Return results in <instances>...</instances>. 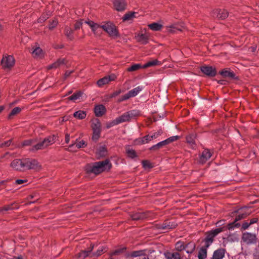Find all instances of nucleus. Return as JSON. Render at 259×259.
Listing matches in <instances>:
<instances>
[{
  "label": "nucleus",
  "instance_id": "obj_1",
  "mask_svg": "<svg viewBox=\"0 0 259 259\" xmlns=\"http://www.w3.org/2000/svg\"><path fill=\"white\" fill-rule=\"evenodd\" d=\"M57 140V136L55 135L49 136L45 138L41 142L34 144L30 149L31 151H35L39 150L44 149L49 146L53 144Z\"/></svg>",
  "mask_w": 259,
  "mask_h": 259
},
{
  "label": "nucleus",
  "instance_id": "obj_2",
  "mask_svg": "<svg viewBox=\"0 0 259 259\" xmlns=\"http://www.w3.org/2000/svg\"><path fill=\"white\" fill-rule=\"evenodd\" d=\"M226 227L224 226L206 232V237L204 240L206 247H209V246L213 243L214 237H215L219 233L224 231L225 230H227V229H226Z\"/></svg>",
  "mask_w": 259,
  "mask_h": 259
},
{
  "label": "nucleus",
  "instance_id": "obj_3",
  "mask_svg": "<svg viewBox=\"0 0 259 259\" xmlns=\"http://www.w3.org/2000/svg\"><path fill=\"white\" fill-rule=\"evenodd\" d=\"M250 213L251 211H249L247 209H242L239 212V214L236 217L234 221L232 223L229 224L227 226H225L226 228V229L231 230L234 228H238L240 227V224L236 223V222L239 220L246 218Z\"/></svg>",
  "mask_w": 259,
  "mask_h": 259
},
{
  "label": "nucleus",
  "instance_id": "obj_4",
  "mask_svg": "<svg viewBox=\"0 0 259 259\" xmlns=\"http://www.w3.org/2000/svg\"><path fill=\"white\" fill-rule=\"evenodd\" d=\"M101 27L107 32L110 36L113 38H115L119 36L116 26L111 22H107L101 25Z\"/></svg>",
  "mask_w": 259,
  "mask_h": 259
},
{
  "label": "nucleus",
  "instance_id": "obj_5",
  "mask_svg": "<svg viewBox=\"0 0 259 259\" xmlns=\"http://www.w3.org/2000/svg\"><path fill=\"white\" fill-rule=\"evenodd\" d=\"M179 139L178 136H174L170 137L165 140L161 141L157 144L153 145L149 148L151 151H156L162 148L163 147L169 144L170 143L178 140Z\"/></svg>",
  "mask_w": 259,
  "mask_h": 259
},
{
  "label": "nucleus",
  "instance_id": "obj_6",
  "mask_svg": "<svg viewBox=\"0 0 259 259\" xmlns=\"http://www.w3.org/2000/svg\"><path fill=\"white\" fill-rule=\"evenodd\" d=\"M25 171L30 169L39 170L41 169V165L35 159L25 158Z\"/></svg>",
  "mask_w": 259,
  "mask_h": 259
},
{
  "label": "nucleus",
  "instance_id": "obj_7",
  "mask_svg": "<svg viewBox=\"0 0 259 259\" xmlns=\"http://www.w3.org/2000/svg\"><path fill=\"white\" fill-rule=\"evenodd\" d=\"M25 158L22 159H16L11 163V167L14 170L18 171H25Z\"/></svg>",
  "mask_w": 259,
  "mask_h": 259
},
{
  "label": "nucleus",
  "instance_id": "obj_8",
  "mask_svg": "<svg viewBox=\"0 0 259 259\" xmlns=\"http://www.w3.org/2000/svg\"><path fill=\"white\" fill-rule=\"evenodd\" d=\"M83 23L87 24L91 28L92 31L96 34L97 29V24L91 20L84 21L82 19H80L75 22L74 24V29L77 30L79 29Z\"/></svg>",
  "mask_w": 259,
  "mask_h": 259
},
{
  "label": "nucleus",
  "instance_id": "obj_9",
  "mask_svg": "<svg viewBox=\"0 0 259 259\" xmlns=\"http://www.w3.org/2000/svg\"><path fill=\"white\" fill-rule=\"evenodd\" d=\"M112 164L110 160L106 159L105 160L98 161V174L108 172L111 169Z\"/></svg>",
  "mask_w": 259,
  "mask_h": 259
},
{
  "label": "nucleus",
  "instance_id": "obj_10",
  "mask_svg": "<svg viewBox=\"0 0 259 259\" xmlns=\"http://www.w3.org/2000/svg\"><path fill=\"white\" fill-rule=\"evenodd\" d=\"M143 89V87L138 86L132 90L128 91L126 94L124 95L119 99V102H122L130 98L135 97Z\"/></svg>",
  "mask_w": 259,
  "mask_h": 259
},
{
  "label": "nucleus",
  "instance_id": "obj_11",
  "mask_svg": "<svg viewBox=\"0 0 259 259\" xmlns=\"http://www.w3.org/2000/svg\"><path fill=\"white\" fill-rule=\"evenodd\" d=\"M113 8L118 12H123L126 10L127 2L126 0H113Z\"/></svg>",
  "mask_w": 259,
  "mask_h": 259
},
{
  "label": "nucleus",
  "instance_id": "obj_12",
  "mask_svg": "<svg viewBox=\"0 0 259 259\" xmlns=\"http://www.w3.org/2000/svg\"><path fill=\"white\" fill-rule=\"evenodd\" d=\"M242 239L244 242L247 244H254L256 242V236L250 233H244L242 236Z\"/></svg>",
  "mask_w": 259,
  "mask_h": 259
},
{
  "label": "nucleus",
  "instance_id": "obj_13",
  "mask_svg": "<svg viewBox=\"0 0 259 259\" xmlns=\"http://www.w3.org/2000/svg\"><path fill=\"white\" fill-rule=\"evenodd\" d=\"M15 64V60L12 56L9 55L4 57L2 60L1 64L4 68H10Z\"/></svg>",
  "mask_w": 259,
  "mask_h": 259
},
{
  "label": "nucleus",
  "instance_id": "obj_14",
  "mask_svg": "<svg viewBox=\"0 0 259 259\" xmlns=\"http://www.w3.org/2000/svg\"><path fill=\"white\" fill-rule=\"evenodd\" d=\"M116 78V76L114 74L105 76V77L98 79V87H101L104 85L107 84L111 81L115 80Z\"/></svg>",
  "mask_w": 259,
  "mask_h": 259
},
{
  "label": "nucleus",
  "instance_id": "obj_15",
  "mask_svg": "<svg viewBox=\"0 0 259 259\" xmlns=\"http://www.w3.org/2000/svg\"><path fill=\"white\" fill-rule=\"evenodd\" d=\"M201 71L206 75L213 77L217 74V71L214 68L209 66H202L200 68Z\"/></svg>",
  "mask_w": 259,
  "mask_h": 259
},
{
  "label": "nucleus",
  "instance_id": "obj_16",
  "mask_svg": "<svg viewBox=\"0 0 259 259\" xmlns=\"http://www.w3.org/2000/svg\"><path fill=\"white\" fill-rule=\"evenodd\" d=\"M85 170L89 176L93 175L96 176L97 175V162L87 165Z\"/></svg>",
  "mask_w": 259,
  "mask_h": 259
},
{
  "label": "nucleus",
  "instance_id": "obj_17",
  "mask_svg": "<svg viewBox=\"0 0 259 259\" xmlns=\"http://www.w3.org/2000/svg\"><path fill=\"white\" fill-rule=\"evenodd\" d=\"M87 146V144L83 140H81L80 141H78V139H76V140L72 142L71 144H70L68 147V151H74L73 150L74 146L78 149H80L83 147H84Z\"/></svg>",
  "mask_w": 259,
  "mask_h": 259
},
{
  "label": "nucleus",
  "instance_id": "obj_18",
  "mask_svg": "<svg viewBox=\"0 0 259 259\" xmlns=\"http://www.w3.org/2000/svg\"><path fill=\"white\" fill-rule=\"evenodd\" d=\"M33 57L37 59H41L44 57V52L38 46H34L31 52Z\"/></svg>",
  "mask_w": 259,
  "mask_h": 259
},
{
  "label": "nucleus",
  "instance_id": "obj_19",
  "mask_svg": "<svg viewBox=\"0 0 259 259\" xmlns=\"http://www.w3.org/2000/svg\"><path fill=\"white\" fill-rule=\"evenodd\" d=\"M226 250L223 248H220L214 251L211 259H223L225 255Z\"/></svg>",
  "mask_w": 259,
  "mask_h": 259
},
{
  "label": "nucleus",
  "instance_id": "obj_20",
  "mask_svg": "<svg viewBox=\"0 0 259 259\" xmlns=\"http://www.w3.org/2000/svg\"><path fill=\"white\" fill-rule=\"evenodd\" d=\"M177 224L174 222L165 221L162 224L159 225L158 229L161 230H169L175 228Z\"/></svg>",
  "mask_w": 259,
  "mask_h": 259
},
{
  "label": "nucleus",
  "instance_id": "obj_21",
  "mask_svg": "<svg viewBox=\"0 0 259 259\" xmlns=\"http://www.w3.org/2000/svg\"><path fill=\"white\" fill-rule=\"evenodd\" d=\"M184 26H180L178 24H172L166 26L167 32L171 33H176L177 31H182L184 29Z\"/></svg>",
  "mask_w": 259,
  "mask_h": 259
},
{
  "label": "nucleus",
  "instance_id": "obj_22",
  "mask_svg": "<svg viewBox=\"0 0 259 259\" xmlns=\"http://www.w3.org/2000/svg\"><path fill=\"white\" fill-rule=\"evenodd\" d=\"M211 155L212 154L208 149H204L200 157L199 162L201 163H205L211 157Z\"/></svg>",
  "mask_w": 259,
  "mask_h": 259
},
{
  "label": "nucleus",
  "instance_id": "obj_23",
  "mask_svg": "<svg viewBox=\"0 0 259 259\" xmlns=\"http://www.w3.org/2000/svg\"><path fill=\"white\" fill-rule=\"evenodd\" d=\"M147 213L145 212H136L131 215V217L133 220L138 221L145 219L148 217Z\"/></svg>",
  "mask_w": 259,
  "mask_h": 259
},
{
  "label": "nucleus",
  "instance_id": "obj_24",
  "mask_svg": "<svg viewBox=\"0 0 259 259\" xmlns=\"http://www.w3.org/2000/svg\"><path fill=\"white\" fill-rule=\"evenodd\" d=\"M108 155V151L105 144L101 145L98 147V159Z\"/></svg>",
  "mask_w": 259,
  "mask_h": 259
},
{
  "label": "nucleus",
  "instance_id": "obj_25",
  "mask_svg": "<svg viewBox=\"0 0 259 259\" xmlns=\"http://www.w3.org/2000/svg\"><path fill=\"white\" fill-rule=\"evenodd\" d=\"M138 41L145 45L148 42L149 36L146 34L139 33L136 36Z\"/></svg>",
  "mask_w": 259,
  "mask_h": 259
},
{
  "label": "nucleus",
  "instance_id": "obj_26",
  "mask_svg": "<svg viewBox=\"0 0 259 259\" xmlns=\"http://www.w3.org/2000/svg\"><path fill=\"white\" fill-rule=\"evenodd\" d=\"M93 247L94 246H92L88 250H84L79 253L78 255V259H83L84 257L88 256L92 257L94 255L91 253Z\"/></svg>",
  "mask_w": 259,
  "mask_h": 259
},
{
  "label": "nucleus",
  "instance_id": "obj_27",
  "mask_svg": "<svg viewBox=\"0 0 259 259\" xmlns=\"http://www.w3.org/2000/svg\"><path fill=\"white\" fill-rule=\"evenodd\" d=\"M125 151L129 158H134L137 157L135 150L130 145H127L125 147Z\"/></svg>",
  "mask_w": 259,
  "mask_h": 259
},
{
  "label": "nucleus",
  "instance_id": "obj_28",
  "mask_svg": "<svg viewBox=\"0 0 259 259\" xmlns=\"http://www.w3.org/2000/svg\"><path fill=\"white\" fill-rule=\"evenodd\" d=\"M65 60L64 59H59L57 61L47 67L48 69H56L62 65L65 64Z\"/></svg>",
  "mask_w": 259,
  "mask_h": 259
},
{
  "label": "nucleus",
  "instance_id": "obj_29",
  "mask_svg": "<svg viewBox=\"0 0 259 259\" xmlns=\"http://www.w3.org/2000/svg\"><path fill=\"white\" fill-rule=\"evenodd\" d=\"M217 17L220 19H225L228 16V12L225 9H220L216 11Z\"/></svg>",
  "mask_w": 259,
  "mask_h": 259
},
{
  "label": "nucleus",
  "instance_id": "obj_30",
  "mask_svg": "<svg viewBox=\"0 0 259 259\" xmlns=\"http://www.w3.org/2000/svg\"><path fill=\"white\" fill-rule=\"evenodd\" d=\"M220 74L225 77H229L231 79L235 78V74L233 71L228 70H223L220 72Z\"/></svg>",
  "mask_w": 259,
  "mask_h": 259
},
{
  "label": "nucleus",
  "instance_id": "obj_31",
  "mask_svg": "<svg viewBox=\"0 0 259 259\" xmlns=\"http://www.w3.org/2000/svg\"><path fill=\"white\" fill-rule=\"evenodd\" d=\"M96 119L93 120L92 128L93 130V135L92 137V140L95 142L97 141V124L96 123Z\"/></svg>",
  "mask_w": 259,
  "mask_h": 259
},
{
  "label": "nucleus",
  "instance_id": "obj_32",
  "mask_svg": "<svg viewBox=\"0 0 259 259\" xmlns=\"http://www.w3.org/2000/svg\"><path fill=\"white\" fill-rule=\"evenodd\" d=\"M145 255V250H136L131 252L129 254L128 256H131L132 257H137Z\"/></svg>",
  "mask_w": 259,
  "mask_h": 259
},
{
  "label": "nucleus",
  "instance_id": "obj_33",
  "mask_svg": "<svg viewBox=\"0 0 259 259\" xmlns=\"http://www.w3.org/2000/svg\"><path fill=\"white\" fill-rule=\"evenodd\" d=\"M83 95V92L81 91L77 92L72 95L68 97V99L71 101L75 102L76 100H80Z\"/></svg>",
  "mask_w": 259,
  "mask_h": 259
},
{
  "label": "nucleus",
  "instance_id": "obj_34",
  "mask_svg": "<svg viewBox=\"0 0 259 259\" xmlns=\"http://www.w3.org/2000/svg\"><path fill=\"white\" fill-rule=\"evenodd\" d=\"M152 140L153 138L151 137V135H146L141 139H137L136 141L137 142L138 144H144L145 143H148Z\"/></svg>",
  "mask_w": 259,
  "mask_h": 259
},
{
  "label": "nucleus",
  "instance_id": "obj_35",
  "mask_svg": "<svg viewBox=\"0 0 259 259\" xmlns=\"http://www.w3.org/2000/svg\"><path fill=\"white\" fill-rule=\"evenodd\" d=\"M119 124L122 122L129 121L130 120L127 112L123 113L121 116L116 118Z\"/></svg>",
  "mask_w": 259,
  "mask_h": 259
},
{
  "label": "nucleus",
  "instance_id": "obj_36",
  "mask_svg": "<svg viewBox=\"0 0 259 259\" xmlns=\"http://www.w3.org/2000/svg\"><path fill=\"white\" fill-rule=\"evenodd\" d=\"M148 27L149 29L153 31H159L162 28V25L158 23H152L148 25Z\"/></svg>",
  "mask_w": 259,
  "mask_h": 259
},
{
  "label": "nucleus",
  "instance_id": "obj_37",
  "mask_svg": "<svg viewBox=\"0 0 259 259\" xmlns=\"http://www.w3.org/2000/svg\"><path fill=\"white\" fill-rule=\"evenodd\" d=\"M64 33L65 36L70 40L73 38V30L69 27L66 26L65 27Z\"/></svg>",
  "mask_w": 259,
  "mask_h": 259
},
{
  "label": "nucleus",
  "instance_id": "obj_38",
  "mask_svg": "<svg viewBox=\"0 0 259 259\" xmlns=\"http://www.w3.org/2000/svg\"><path fill=\"white\" fill-rule=\"evenodd\" d=\"M196 247L195 243L189 242L185 246V249L187 253H192L195 250Z\"/></svg>",
  "mask_w": 259,
  "mask_h": 259
},
{
  "label": "nucleus",
  "instance_id": "obj_39",
  "mask_svg": "<svg viewBox=\"0 0 259 259\" xmlns=\"http://www.w3.org/2000/svg\"><path fill=\"white\" fill-rule=\"evenodd\" d=\"M86 112L84 111L79 110L73 113V116L78 119H83L86 117Z\"/></svg>",
  "mask_w": 259,
  "mask_h": 259
},
{
  "label": "nucleus",
  "instance_id": "obj_40",
  "mask_svg": "<svg viewBox=\"0 0 259 259\" xmlns=\"http://www.w3.org/2000/svg\"><path fill=\"white\" fill-rule=\"evenodd\" d=\"M205 245L204 247H202L200 248L198 257L199 259H204L207 256V248Z\"/></svg>",
  "mask_w": 259,
  "mask_h": 259
},
{
  "label": "nucleus",
  "instance_id": "obj_41",
  "mask_svg": "<svg viewBox=\"0 0 259 259\" xmlns=\"http://www.w3.org/2000/svg\"><path fill=\"white\" fill-rule=\"evenodd\" d=\"M196 135L194 134H191L186 137L187 142L191 146L195 145Z\"/></svg>",
  "mask_w": 259,
  "mask_h": 259
},
{
  "label": "nucleus",
  "instance_id": "obj_42",
  "mask_svg": "<svg viewBox=\"0 0 259 259\" xmlns=\"http://www.w3.org/2000/svg\"><path fill=\"white\" fill-rule=\"evenodd\" d=\"M135 12H128L124 14L122 17V21H126L133 19L136 17Z\"/></svg>",
  "mask_w": 259,
  "mask_h": 259
},
{
  "label": "nucleus",
  "instance_id": "obj_43",
  "mask_svg": "<svg viewBox=\"0 0 259 259\" xmlns=\"http://www.w3.org/2000/svg\"><path fill=\"white\" fill-rule=\"evenodd\" d=\"M52 15V13L50 11H48L45 13L43 14L38 19V22L42 23L47 20Z\"/></svg>",
  "mask_w": 259,
  "mask_h": 259
},
{
  "label": "nucleus",
  "instance_id": "obj_44",
  "mask_svg": "<svg viewBox=\"0 0 259 259\" xmlns=\"http://www.w3.org/2000/svg\"><path fill=\"white\" fill-rule=\"evenodd\" d=\"M130 120L135 118L140 115V111L138 110H132L127 112Z\"/></svg>",
  "mask_w": 259,
  "mask_h": 259
},
{
  "label": "nucleus",
  "instance_id": "obj_45",
  "mask_svg": "<svg viewBox=\"0 0 259 259\" xmlns=\"http://www.w3.org/2000/svg\"><path fill=\"white\" fill-rule=\"evenodd\" d=\"M107 110L105 106L102 104H98V117L103 116L106 114Z\"/></svg>",
  "mask_w": 259,
  "mask_h": 259
},
{
  "label": "nucleus",
  "instance_id": "obj_46",
  "mask_svg": "<svg viewBox=\"0 0 259 259\" xmlns=\"http://www.w3.org/2000/svg\"><path fill=\"white\" fill-rule=\"evenodd\" d=\"M141 68H143V66L140 64H134L131 67H128L127 69V71L128 72H132L138 70Z\"/></svg>",
  "mask_w": 259,
  "mask_h": 259
},
{
  "label": "nucleus",
  "instance_id": "obj_47",
  "mask_svg": "<svg viewBox=\"0 0 259 259\" xmlns=\"http://www.w3.org/2000/svg\"><path fill=\"white\" fill-rule=\"evenodd\" d=\"M159 64V62L157 60H154L149 61L143 66V68H148L151 66H155Z\"/></svg>",
  "mask_w": 259,
  "mask_h": 259
},
{
  "label": "nucleus",
  "instance_id": "obj_48",
  "mask_svg": "<svg viewBox=\"0 0 259 259\" xmlns=\"http://www.w3.org/2000/svg\"><path fill=\"white\" fill-rule=\"evenodd\" d=\"M176 249L177 251H182L185 249V246L182 242H178L176 244Z\"/></svg>",
  "mask_w": 259,
  "mask_h": 259
},
{
  "label": "nucleus",
  "instance_id": "obj_49",
  "mask_svg": "<svg viewBox=\"0 0 259 259\" xmlns=\"http://www.w3.org/2000/svg\"><path fill=\"white\" fill-rule=\"evenodd\" d=\"M252 256L253 259H259V241L257 246L255 248L253 251Z\"/></svg>",
  "mask_w": 259,
  "mask_h": 259
},
{
  "label": "nucleus",
  "instance_id": "obj_50",
  "mask_svg": "<svg viewBox=\"0 0 259 259\" xmlns=\"http://www.w3.org/2000/svg\"><path fill=\"white\" fill-rule=\"evenodd\" d=\"M108 247L106 245H101L98 248V256L107 251Z\"/></svg>",
  "mask_w": 259,
  "mask_h": 259
},
{
  "label": "nucleus",
  "instance_id": "obj_51",
  "mask_svg": "<svg viewBox=\"0 0 259 259\" xmlns=\"http://www.w3.org/2000/svg\"><path fill=\"white\" fill-rule=\"evenodd\" d=\"M142 164L144 168H150L153 167L151 163L148 160H143Z\"/></svg>",
  "mask_w": 259,
  "mask_h": 259
},
{
  "label": "nucleus",
  "instance_id": "obj_52",
  "mask_svg": "<svg viewBox=\"0 0 259 259\" xmlns=\"http://www.w3.org/2000/svg\"><path fill=\"white\" fill-rule=\"evenodd\" d=\"M118 124H119V123H118L117 119L115 118L114 120H112V121L107 123L106 124V127H107V128H110L114 125H117Z\"/></svg>",
  "mask_w": 259,
  "mask_h": 259
},
{
  "label": "nucleus",
  "instance_id": "obj_53",
  "mask_svg": "<svg viewBox=\"0 0 259 259\" xmlns=\"http://www.w3.org/2000/svg\"><path fill=\"white\" fill-rule=\"evenodd\" d=\"M58 23V21L57 19L53 20L49 25V29L50 30L54 29L57 25Z\"/></svg>",
  "mask_w": 259,
  "mask_h": 259
},
{
  "label": "nucleus",
  "instance_id": "obj_54",
  "mask_svg": "<svg viewBox=\"0 0 259 259\" xmlns=\"http://www.w3.org/2000/svg\"><path fill=\"white\" fill-rule=\"evenodd\" d=\"M21 110V108L18 107L14 108L9 114V116H12L19 113Z\"/></svg>",
  "mask_w": 259,
  "mask_h": 259
},
{
  "label": "nucleus",
  "instance_id": "obj_55",
  "mask_svg": "<svg viewBox=\"0 0 259 259\" xmlns=\"http://www.w3.org/2000/svg\"><path fill=\"white\" fill-rule=\"evenodd\" d=\"M36 142V140L35 139H30L28 140L25 141L23 143V146H30L33 145L35 142Z\"/></svg>",
  "mask_w": 259,
  "mask_h": 259
},
{
  "label": "nucleus",
  "instance_id": "obj_56",
  "mask_svg": "<svg viewBox=\"0 0 259 259\" xmlns=\"http://www.w3.org/2000/svg\"><path fill=\"white\" fill-rule=\"evenodd\" d=\"M125 249H126L125 248H120V249H116V250H114V251H113L111 253V255H118L120 253L123 252Z\"/></svg>",
  "mask_w": 259,
  "mask_h": 259
},
{
  "label": "nucleus",
  "instance_id": "obj_57",
  "mask_svg": "<svg viewBox=\"0 0 259 259\" xmlns=\"http://www.w3.org/2000/svg\"><path fill=\"white\" fill-rule=\"evenodd\" d=\"M162 133H163V131L161 130H159L158 131H157L156 132L153 133L151 135V137H152L153 139H156L158 137L161 136L162 134Z\"/></svg>",
  "mask_w": 259,
  "mask_h": 259
},
{
  "label": "nucleus",
  "instance_id": "obj_58",
  "mask_svg": "<svg viewBox=\"0 0 259 259\" xmlns=\"http://www.w3.org/2000/svg\"><path fill=\"white\" fill-rule=\"evenodd\" d=\"M164 255L166 259H172L173 252L166 251L164 253Z\"/></svg>",
  "mask_w": 259,
  "mask_h": 259
},
{
  "label": "nucleus",
  "instance_id": "obj_59",
  "mask_svg": "<svg viewBox=\"0 0 259 259\" xmlns=\"http://www.w3.org/2000/svg\"><path fill=\"white\" fill-rule=\"evenodd\" d=\"M250 225H249V223H248L247 222H245L242 223L241 229L242 230H245L247 229H248Z\"/></svg>",
  "mask_w": 259,
  "mask_h": 259
},
{
  "label": "nucleus",
  "instance_id": "obj_60",
  "mask_svg": "<svg viewBox=\"0 0 259 259\" xmlns=\"http://www.w3.org/2000/svg\"><path fill=\"white\" fill-rule=\"evenodd\" d=\"M172 259H182V257L178 252H173Z\"/></svg>",
  "mask_w": 259,
  "mask_h": 259
},
{
  "label": "nucleus",
  "instance_id": "obj_61",
  "mask_svg": "<svg viewBox=\"0 0 259 259\" xmlns=\"http://www.w3.org/2000/svg\"><path fill=\"white\" fill-rule=\"evenodd\" d=\"M12 143V140H8L6 142H5L4 143H2V144H0V146L1 147H4V146H9Z\"/></svg>",
  "mask_w": 259,
  "mask_h": 259
},
{
  "label": "nucleus",
  "instance_id": "obj_62",
  "mask_svg": "<svg viewBox=\"0 0 259 259\" xmlns=\"http://www.w3.org/2000/svg\"><path fill=\"white\" fill-rule=\"evenodd\" d=\"M27 182V180H21L18 179L15 181V184L16 185H21L24 183H26Z\"/></svg>",
  "mask_w": 259,
  "mask_h": 259
},
{
  "label": "nucleus",
  "instance_id": "obj_63",
  "mask_svg": "<svg viewBox=\"0 0 259 259\" xmlns=\"http://www.w3.org/2000/svg\"><path fill=\"white\" fill-rule=\"evenodd\" d=\"M121 93V90H118L114 92L110 96V98H114L118 96Z\"/></svg>",
  "mask_w": 259,
  "mask_h": 259
},
{
  "label": "nucleus",
  "instance_id": "obj_64",
  "mask_svg": "<svg viewBox=\"0 0 259 259\" xmlns=\"http://www.w3.org/2000/svg\"><path fill=\"white\" fill-rule=\"evenodd\" d=\"M14 209V208L12 206H5L4 207L2 210H1V211H8V210H12Z\"/></svg>",
  "mask_w": 259,
  "mask_h": 259
}]
</instances>
